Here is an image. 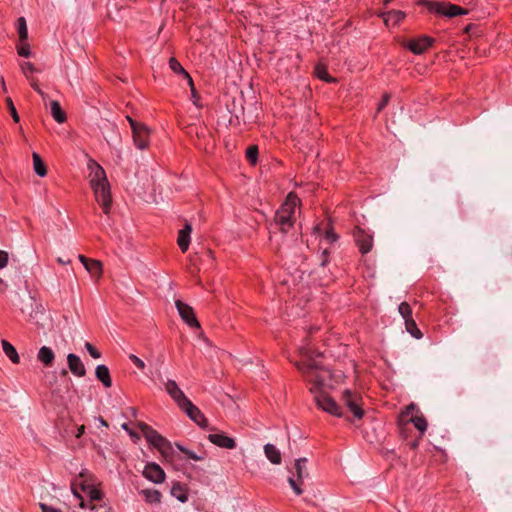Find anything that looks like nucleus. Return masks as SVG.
Masks as SVG:
<instances>
[{
	"mask_svg": "<svg viewBox=\"0 0 512 512\" xmlns=\"http://www.w3.org/2000/svg\"><path fill=\"white\" fill-rule=\"evenodd\" d=\"M299 353L302 357L306 358L308 363L301 364L300 362H294L296 368L305 375L307 381L312 383L310 392L312 394L323 391L326 387H331L332 384L329 382L331 373L328 369L319 366L315 361L314 357L319 356L320 353L312 351L308 346H301Z\"/></svg>",
	"mask_w": 512,
	"mask_h": 512,
	"instance_id": "f257e3e1",
	"label": "nucleus"
},
{
	"mask_svg": "<svg viewBox=\"0 0 512 512\" xmlns=\"http://www.w3.org/2000/svg\"><path fill=\"white\" fill-rule=\"evenodd\" d=\"M88 167L91 170L90 186L94 192L96 201L103 208V211L108 213L112 203V196L105 170L94 160L89 162Z\"/></svg>",
	"mask_w": 512,
	"mask_h": 512,
	"instance_id": "f03ea898",
	"label": "nucleus"
},
{
	"mask_svg": "<svg viewBox=\"0 0 512 512\" xmlns=\"http://www.w3.org/2000/svg\"><path fill=\"white\" fill-rule=\"evenodd\" d=\"M300 199L290 192L276 213L277 224H294L298 220Z\"/></svg>",
	"mask_w": 512,
	"mask_h": 512,
	"instance_id": "7ed1b4c3",
	"label": "nucleus"
},
{
	"mask_svg": "<svg viewBox=\"0 0 512 512\" xmlns=\"http://www.w3.org/2000/svg\"><path fill=\"white\" fill-rule=\"evenodd\" d=\"M138 427L146 440L153 445L163 456L168 457L172 453L171 443L160 435L156 430L144 422H139Z\"/></svg>",
	"mask_w": 512,
	"mask_h": 512,
	"instance_id": "20e7f679",
	"label": "nucleus"
},
{
	"mask_svg": "<svg viewBox=\"0 0 512 512\" xmlns=\"http://www.w3.org/2000/svg\"><path fill=\"white\" fill-rule=\"evenodd\" d=\"M307 462V459L304 457L296 459L294 463L296 479L293 476L288 478V483L296 495H301L303 493L301 485L303 484L304 479L309 476Z\"/></svg>",
	"mask_w": 512,
	"mask_h": 512,
	"instance_id": "39448f33",
	"label": "nucleus"
},
{
	"mask_svg": "<svg viewBox=\"0 0 512 512\" xmlns=\"http://www.w3.org/2000/svg\"><path fill=\"white\" fill-rule=\"evenodd\" d=\"M314 399L319 408L334 416L341 417V409L339 405L324 391L314 394Z\"/></svg>",
	"mask_w": 512,
	"mask_h": 512,
	"instance_id": "423d86ee",
	"label": "nucleus"
},
{
	"mask_svg": "<svg viewBox=\"0 0 512 512\" xmlns=\"http://www.w3.org/2000/svg\"><path fill=\"white\" fill-rule=\"evenodd\" d=\"M341 400L355 418L361 419L363 417L364 412L360 405L361 397L357 393L351 390H345Z\"/></svg>",
	"mask_w": 512,
	"mask_h": 512,
	"instance_id": "0eeeda50",
	"label": "nucleus"
},
{
	"mask_svg": "<svg viewBox=\"0 0 512 512\" xmlns=\"http://www.w3.org/2000/svg\"><path fill=\"white\" fill-rule=\"evenodd\" d=\"M176 308L178 310L181 319L191 328H200V323L197 320L193 308L183 303L180 300L175 301Z\"/></svg>",
	"mask_w": 512,
	"mask_h": 512,
	"instance_id": "6e6552de",
	"label": "nucleus"
},
{
	"mask_svg": "<svg viewBox=\"0 0 512 512\" xmlns=\"http://www.w3.org/2000/svg\"><path fill=\"white\" fill-rule=\"evenodd\" d=\"M432 44V39L428 36H421L414 39L406 40L402 43L403 47L416 55L425 52Z\"/></svg>",
	"mask_w": 512,
	"mask_h": 512,
	"instance_id": "1a4fd4ad",
	"label": "nucleus"
},
{
	"mask_svg": "<svg viewBox=\"0 0 512 512\" xmlns=\"http://www.w3.org/2000/svg\"><path fill=\"white\" fill-rule=\"evenodd\" d=\"M142 474L147 480L155 484L163 483L166 476L164 470L154 462L146 464Z\"/></svg>",
	"mask_w": 512,
	"mask_h": 512,
	"instance_id": "9d476101",
	"label": "nucleus"
},
{
	"mask_svg": "<svg viewBox=\"0 0 512 512\" xmlns=\"http://www.w3.org/2000/svg\"><path fill=\"white\" fill-rule=\"evenodd\" d=\"M356 243L359 247L361 253L366 254L372 248L373 237L371 234H368L364 229L360 226H356L353 233Z\"/></svg>",
	"mask_w": 512,
	"mask_h": 512,
	"instance_id": "9b49d317",
	"label": "nucleus"
},
{
	"mask_svg": "<svg viewBox=\"0 0 512 512\" xmlns=\"http://www.w3.org/2000/svg\"><path fill=\"white\" fill-rule=\"evenodd\" d=\"M132 136L134 144L138 149L144 150L148 148L150 131L145 124H142L137 128L134 127L132 130Z\"/></svg>",
	"mask_w": 512,
	"mask_h": 512,
	"instance_id": "f8f14e48",
	"label": "nucleus"
},
{
	"mask_svg": "<svg viewBox=\"0 0 512 512\" xmlns=\"http://www.w3.org/2000/svg\"><path fill=\"white\" fill-rule=\"evenodd\" d=\"M20 69L27 80L30 82L31 87L45 100L47 95L40 89L38 80L31 74L38 72L37 68L31 62H23L20 64Z\"/></svg>",
	"mask_w": 512,
	"mask_h": 512,
	"instance_id": "ddd939ff",
	"label": "nucleus"
},
{
	"mask_svg": "<svg viewBox=\"0 0 512 512\" xmlns=\"http://www.w3.org/2000/svg\"><path fill=\"white\" fill-rule=\"evenodd\" d=\"M313 236L319 240L320 245H322L323 242L332 244L338 240V235L328 226H314Z\"/></svg>",
	"mask_w": 512,
	"mask_h": 512,
	"instance_id": "4468645a",
	"label": "nucleus"
},
{
	"mask_svg": "<svg viewBox=\"0 0 512 512\" xmlns=\"http://www.w3.org/2000/svg\"><path fill=\"white\" fill-rule=\"evenodd\" d=\"M181 410H183L187 414V416L201 428H206L208 426V421L206 417L200 411V409L196 407L192 402H190Z\"/></svg>",
	"mask_w": 512,
	"mask_h": 512,
	"instance_id": "2eb2a0df",
	"label": "nucleus"
},
{
	"mask_svg": "<svg viewBox=\"0 0 512 512\" xmlns=\"http://www.w3.org/2000/svg\"><path fill=\"white\" fill-rule=\"evenodd\" d=\"M208 440L220 448L231 450L236 447V441L222 432L209 434Z\"/></svg>",
	"mask_w": 512,
	"mask_h": 512,
	"instance_id": "dca6fc26",
	"label": "nucleus"
},
{
	"mask_svg": "<svg viewBox=\"0 0 512 512\" xmlns=\"http://www.w3.org/2000/svg\"><path fill=\"white\" fill-rule=\"evenodd\" d=\"M68 368L76 377H84L86 375V368L81 359L73 353L67 355Z\"/></svg>",
	"mask_w": 512,
	"mask_h": 512,
	"instance_id": "f3484780",
	"label": "nucleus"
},
{
	"mask_svg": "<svg viewBox=\"0 0 512 512\" xmlns=\"http://www.w3.org/2000/svg\"><path fill=\"white\" fill-rule=\"evenodd\" d=\"M418 5L425 6L429 11L441 15L448 16V7L442 2H434L430 0H418Z\"/></svg>",
	"mask_w": 512,
	"mask_h": 512,
	"instance_id": "a211bd4d",
	"label": "nucleus"
},
{
	"mask_svg": "<svg viewBox=\"0 0 512 512\" xmlns=\"http://www.w3.org/2000/svg\"><path fill=\"white\" fill-rule=\"evenodd\" d=\"M192 226H184L178 232L177 244L182 252H186L190 245Z\"/></svg>",
	"mask_w": 512,
	"mask_h": 512,
	"instance_id": "6ab92c4d",
	"label": "nucleus"
},
{
	"mask_svg": "<svg viewBox=\"0 0 512 512\" xmlns=\"http://www.w3.org/2000/svg\"><path fill=\"white\" fill-rule=\"evenodd\" d=\"M37 359L44 366L50 367L53 365L55 353L50 347L42 346L37 353Z\"/></svg>",
	"mask_w": 512,
	"mask_h": 512,
	"instance_id": "aec40b11",
	"label": "nucleus"
},
{
	"mask_svg": "<svg viewBox=\"0 0 512 512\" xmlns=\"http://www.w3.org/2000/svg\"><path fill=\"white\" fill-rule=\"evenodd\" d=\"M95 376L103 384L104 387L109 388L112 386L110 372L106 365H98L95 369Z\"/></svg>",
	"mask_w": 512,
	"mask_h": 512,
	"instance_id": "412c9836",
	"label": "nucleus"
},
{
	"mask_svg": "<svg viewBox=\"0 0 512 512\" xmlns=\"http://www.w3.org/2000/svg\"><path fill=\"white\" fill-rule=\"evenodd\" d=\"M405 16H406L405 13L400 10H391L389 12L382 14L384 23L387 26H389V25L395 26V25L399 24L405 18Z\"/></svg>",
	"mask_w": 512,
	"mask_h": 512,
	"instance_id": "4be33fe9",
	"label": "nucleus"
},
{
	"mask_svg": "<svg viewBox=\"0 0 512 512\" xmlns=\"http://www.w3.org/2000/svg\"><path fill=\"white\" fill-rule=\"evenodd\" d=\"M264 453L272 464L279 465L281 463V453L275 445L270 443L264 445Z\"/></svg>",
	"mask_w": 512,
	"mask_h": 512,
	"instance_id": "5701e85b",
	"label": "nucleus"
},
{
	"mask_svg": "<svg viewBox=\"0 0 512 512\" xmlns=\"http://www.w3.org/2000/svg\"><path fill=\"white\" fill-rule=\"evenodd\" d=\"M139 494L142 495L149 504H159L162 499V494L156 489H141Z\"/></svg>",
	"mask_w": 512,
	"mask_h": 512,
	"instance_id": "b1692460",
	"label": "nucleus"
},
{
	"mask_svg": "<svg viewBox=\"0 0 512 512\" xmlns=\"http://www.w3.org/2000/svg\"><path fill=\"white\" fill-rule=\"evenodd\" d=\"M80 489L87 493L91 501L100 500L102 498V492L96 489L93 485L87 483L86 480H82L79 483Z\"/></svg>",
	"mask_w": 512,
	"mask_h": 512,
	"instance_id": "393cba45",
	"label": "nucleus"
},
{
	"mask_svg": "<svg viewBox=\"0 0 512 512\" xmlns=\"http://www.w3.org/2000/svg\"><path fill=\"white\" fill-rule=\"evenodd\" d=\"M50 107H51V115L54 118V120L58 123H64L66 121L67 117H66V113L61 108L60 103L56 100H53L50 103Z\"/></svg>",
	"mask_w": 512,
	"mask_h": 512,
	"instance_id": "a878e982",
	"label": "nucleus"
},
{
	"mask_svg": "<svg viewBox=\"0 0 512 512\" xmlns=\"http://www.w3.org/2000/svg\"><path fill=\"white\" fill-rule=\"evenodd\" d=\"M1 345L5 355L11 360V362L14 364H18L20 361V357L14 346L6 340H2Z\"/></svg>",
	"mask_w": 512,
	"mask_h": 512,
	"instance_id": "bb28decb",
	"label": "nucleus"
},
{
	"mask_svg": "<svg viewBox=\"0 0 512 512\" xmlns=\"http://www.w3.org/2000/svg\"><path fill=\"white\" fill-rule=\"evenodd\" d=\"M32 159L35 173L40 177H45L47 175V168L41 156L38 153L33 152Z\"/></svg>",
	"mask_w": 512,
	"mask_h": 512,
	"instance_id": "cd10ccee",
	"label": "nucleus"
},
{
	"mask_svg": "<svg viewBox=\"0 0 512 512\" xmlns=\"http://www.w3.org/2000/svg\"><path fill=\"white\" fill-rule=\"evenodd\" d=\"M171 495L180 502L184 503L187 501V493L185 488L180 483H175L171 488Z\"/></svg>",
	"mask_w": 512,
	"mask_h": 512,
	"instance_id": "c85d7f7f",
	"label": "nucleus"
},
{
	"mask_svg": "<svg viewBox=\"0 0 512 512\" xmlns=\"http://www.w3.org/2000/svg\"><path fill=\"white\" fill-rule=\"evenodd\" d=\"M404 423H413L415 428L420 432H424L427 428V422L422 415H411Z\"/></svg>",
	"mask_w": 512,
	"mask_h": 512,
	"instance_id": "c756f323",
	"label": "nucleus"
},
{
	"mask_svg": "<svg viewBox=\"0 0 512 512\" xmlns=\"http://www.w3.org/2000/svg\"><path fill=\"white\" fill-rule=\"evenodd\" d=\"M85 269L97 278L102 275V263L99 260L91 259L90 262H87Z\"/></svg>",
	"mask_w": 512,
	"mask_h": 512,
	"instance_id": "7c9ffc66",
	"label": "nucleus"
},
{
	"mask_svg": "<svg viewBox=\"0 0 512 512\" xmlns=\"http://www.w3.org/2000/svg\"><path fill=\"white\" fill-rule=\"evenodd\" d=\"M317 77L325 82H335L336 79L328 74L327 68L324 65L318 64L315 67Z\"/></svg>",
	"mask_w": 512,
	"mask_h": 512,
	"instance_id": "2f4dec72",
	"label": "nucleus"
},
{
	"mask_svg": "<svg viewBox=\"0 0 512 512\" xmlns=\"http://www.w3.org/2000/svg\"><path fill=\"white\" fill-rule=\"evenodd\" d=\"M169 67L173 72L177 74H182L187 80L188 77H191L189 73L182 67L179 61L174 57L170 58Z\"/></svg>",
	"mask_w": 512,
	"mask_h": 512,
	"instance_id": "473e14b6",
	"label": "nucleus"
},
{
	"mask_svg": "<svg viewBox=\"0 0 512 512\" xmlns=\"http://www.w3.org/2000/svg\"><path fill=\"white\" fill-rule=\"evenodd\" d=\"M171 398L174 400V402L180 409L184 408L191 402L181 389L178 390L175 394H173Z\"/></svg>",
	"mask_w": 512,
	"mask_h": 512,
	"instance_id": "72a5a7b5",
	"label": "nucleus"
},
{
	"mask_svg": "<svg viewBox=\"0 0 512 512\" xmlns=\"http://www.w3.org/2000/svg\"><path fill=\"white\" fill-rule=\"evenodd\" d=\"M171 398L174 400V402L180 409L184 408L191 402L181 389L178 390L175 394H173Z\"/></svg>",
	"mask_w": 512,
	"mask_h": 512,
	"instance_id": "f704fd0d",
	"label": "nucleus"
},
{
	"mask_svg": "<svg viewBox=\"0 0 512 512\" xmlns=\"http://www.w3.org/2000/svg\"><path fill=\"white\" fill-rule=\"evenodd\" d=\"M405 327L407 332L410 333L416 339H420L422 337L420 330L417 328V325L412 318L407 319L405 321Z\"/></svg>",
	"mask_w": 512,
	"mask_h": 512,
	"instance_id": "c9c22d12",
	"label": "nucleus"
},
{
	"mask_svg": "<svg viewBox=\"0 0 512 512\" xmlns=\"http://www.w3.org/2000/svg\"><path fill=\"white\" fill-rule=\"evenodd\" d=\"M17 29L19 38L21 41H25L28 38L27 24L24 17H20L17 20Z\"/></svg>",
	"mask_w": 512,
	"mask_h": 512,
	"instance_id": "e433bc0d",
	"label": "nucleus"
},
{
	"mask_svg": "<svg viewBox=\"0 0 512 512\" xmlns=\"http://www.w3.org/2000/svg\"><path fill=\"white\" fill-rule=\"evenodd\" d=\"M469 11L470 9L468 8H463L455 4H450V19L457 16L467 15Z\"/></svg>",
	"mask_w": 512,
	"mask_h": 512,
	"instance_id": "4c0bfd02",
	"label": "nucleus"
},
{
	"mask_svg": "<svg viewBox=\"0 0 512 512\" xmlns=\"http://www.w3.org/2000/svg\"><path fill=\"white\" fill-rule=\"evenodd\" d=\"M187 81H188V84L191 89V100L196 107L200 108L201 107L200 95L198 94V92L196 91V89L194 87L193 79L191 77H188Z\"/></svg>",
	"mask_w": 512,
	"mask_h": 512,
	"instance_id": "58836bf2",
	"label": "nucleus"
},
{
	"mask_svg": "<svg viewBox=\"0 0 512 512\" xmlns=\"http://www.w3.org/2000/svg\"><path fill=\"white\" fill-rule=\"evenodd\" d=\"M177 448L183 452L184 454H186L188 456V458L192 459V460H195V461H201V460H204L205 458V453H202L201 455H197L196 453H194L193 451L185 448L184 446L180 445V444H176Z\"/></svg>",
	"mask_w": 512,
	"mask_h": 512,
	"instance_id": "ea45409f",
	"label": "nucleus"
},
{
	"mask_svg": "<svg viewBox=\"0 0 512 512\" xmlns=\"http://www.w3.org/2000/svg\"><path fill=\"white\" fill-rule=\"evenodd\" d=\"M417 411V406L413 403L408 405L405 410L400 414L399 420L400 422H405L407 419L410 418L411 415H415L414 412Z\"/></svg>",
	"mask_w": 512,
	"mask_h": 512,
	"instance_id": "a19ab883",
	"label": "nucleus"
},
{
	"mask_svg": "<svg viewBox=\"0 0 512 512\" xmlns=\"http://www.w3.org/2000/svg\"><path fill=\"white\" fill-rule=\"evenodd\" d=\"M398 311L401 314V316L403 317L404 321L412 318V310H411L410 305L407 302H402L398 307Z\"/></svg>",
	"mask_w": 512,
	"mask_h": 512,
	"instance_id": "79ce46f5",
	"label": "nucleus"
},
{
	"mask_svg": "<svg viewBox=\"0 0 512 512\" xmlns=\"http://www.w3.org/2000/svg\"><path fill=\"white\" fill-rule=\"evenodd\" d=\"M164 387H165V391L167 392V394L170 397H172L173 394H175L178 390H180V387L178 386L176 381L172 380V379L167 380L164 384Z\"/></svg>",
	"mask_w": 512,
	"mask_h": 512,
	"instance_id": "37998d69",
	"label": "nucleus"
},
{
	"mask_svg": "<svg viewBox=\"0 0 512 512\" xmlns=\"http://www.w3.org/2000/svg\"><path fill=\"white\" fill-rule=\"evenodd\" d=\"M258 157V147L257 146H249L246 150V158L251 164H255L257 162Z\"/></svg>",
	"mask_w": 512,
	"mask_h": 512,
	"instance_id": "c03bdc74",
	"label": "nucleus"
},
{
	"mask_svg": "<svg viewBox=\"0 0 512 512\" xmlns=\"http://www.w3.org/2000/svg\"><path fill=\"white\" fill-rule=\"evenodd\" d=\"M6 104H7V107L9 109V112H10L13 120L16 123H18L20 121V118H19V115H18L17 110L15 108V105H14V103H13V101H12V99L10 97L6 98Z\"/></svg>",
	"mask_w": 512,
	"mask_h": 512,
	"instance_id": "a18cd8bd",
	"label": "nucleus"
},
{
	"mask_svg": "<svg viewBox=\"0 0 512 512\" xmlns=\"http://www.w3.org/2000/svg\"><path fill=\"white\" fill-rule=\"evenodd\" d=\"M85 348L92 358L98 359L101 357V353L91 343L86 342Z\"/></svg>",
	"mask_w": 512,
	"mask_h": 512,
	"instance_id": "49530a36",
	"label": "nucleus"
},
{
	"mask_svg": "<svg viewBox=\"0 0 512 512\" xmlns=\"http://www.w3.org/2000/svg\"><path fill=\"white\" fill-rule=\"evenodd\" d=\"M129 359L133 362L135 366H137L140 370L145 369V363L135 354H130Z\"/></svg>",
	"mask_w": 512,
	"mask_h": 512,
	"instance_id": "de8ad7c7",
	"label": "nucleus"
},
{
	"mask_svg": "<svg viewBox=\"0 0 512 512\" xmlns=\"http://www.w3.org/2000/svg\"><path fill=\"white\" fill-rule=\"evenodd\" d=\"M18 54L22 57H28L30 56V47L29 44H23L20 47H18L17 50Z\"/></svg>",
	"mask_w": 512,
	"mask_h": 512,
	"instance_id": "09e8293b",
	"label": "nucleus"
},
{
	"mask_svg": "<svg viewBox=\"0 0 512 512\" xmlns=\"http://www.w3.org/2000/svg\"><path fill=\"white\" fill-rule=\"evenodd\" d=\"M8 263V253L0 250V269L4 268Z\"/></svg>",
	"mask_w": 512,
	"mask_h": 512,
	"instance_id": "8fccbe9b",
	"label": "nucleus"
},
{
	"mask_svg": "<svg viewBox=\"0 0 512 512\" xmlns=\"http://www.w3.org/2000/svg\"><path fill=\"white\" fill-rule=\"evenodd\" d=\"M39 506H40L42 512H62L60 509L54 508L45 503H40Z\"/></svg>",
	"mask_w": 512,
	"mask_h": 512,
	"instance_id": "3c124183",
	"label": "nucleus"
},
{
	"mask_svg": "<svg viewBox=\"0 0 512 512\" xmlns=\"http://www.w3.org/2000/svg\"><path fill=\"white\" fill-rule=\"evenodd\" d=\"M79 483H80V482H77V481L73 482V483L71 484V491H72L73 495H74L76 498H78V499H82L81 494L77 491V486H79Z\"/></svg>",
	"mask_w": 512,
	"mask_h": 512,
	"instance_id": "603ef678",
	"label": "nucleus"
},
{
	"mask_svg": "<svg viewBox=\"0 0 512 512\" xmlns=\"http://www.w3.org/2000/svg\"><path fill=\"white\" fill-rule=\"evenodd\" d=\"M390 96L388 94H384L381 103L379 104L377 111H381L389 102Z\"/></svg>",
	"mask_w": 512,
	"mask_h": 512,
	"instance_id": "864d4df0",
	"label": "nucleus"
},
{
	"mask_svg": "<svg viewBox=\"0 0 512 512\" xmlns=\"http://www.w3.org/2000/svg\"><path fill=\"white\" fill-rule=\"evenodd\" d=\"M121 427H122V429L127 431L132 438L139 439V436L128 427V424L124 423L121 425Z\"/></svg>",
	"mask_w": 512,
	"mask_h": 512,
	"instance_id": "5fc2aeb1",
	"label": "nucleus"
},
{
	"mask_svg": "<svg viewBox=\"0 0 512 512\" xmlns=\"http://www.w3.org/2000/svg\"><path fill=\"white\" fill-rule=\"evenodd\" d=\"M328 248L324 247L322 251L323 259L321 261V266H326L328 263Z\"/></svg>",
	"mask_w": 512,
	"mask_h": 512,
	"instance_id": "6e6d98bb",
	"label": "nucleus"
},
{
	"mask_svg": "<svg viewBox=\"0 0 512 512\" xmlns=\"http://www.w3.org/2000/svg\"><path fill=\"white\" fill-rule=\"evenodd\" d=\"M126 119L128 120L132 130L134 129V127L137 128L143 124V123L133 120L130 116H127Z\"/></svg>",
	"mask_w": 512,
	"mask_h": 512,
	"instance_id": "4d7b16f0",
	"label": "nucleus"
},
{
	"mask_svg": "<svg viewBox=\"0 0 512 512\" xmlns=\"http://www.w3.org/2000/svg\"><path fill=\"white\" fill-rule=\"evenodd\" d=\"M84 431H85V426H84V425H81L80 427H78V429H77V433H76V435H75V436H76L77 438H80V437L83 435Z\"/></svg>",
	"mask_w": 512,
	"mask_h": 512,
	"instance_id": "13d9d810",
	"label": "nucleus"
},
{
	"mask_svg": "<svg viewBox=\"0 0 512 512\" xmlns=\"http://www.w3.org/2000/svg\"><path fill=\"white\" fill-rule=\"evenodd\" d=\"M78 259H79V260H80V262L84 265V267H86L87 262H90V261H91V259H88V258H86V257H85V256H83V255H79V256H78Z\"/></svg>",
	"mask_w": 512,
	"mask_h": 512,
	"instance_id": "bf43d9fd",
	"label": "nucleus"
},
{
	"mask_svg": "<svg viewBox=\"0 0 512 512\" xmlns=\"http://www.w3.org/2000/svg\"><path fill=\"white\" fill-rule=\"evenodd\" d=\"M58 262L60 264H69L70 263V259L58 258Z\"/></svg>",
	"mask_w": 512,
	"mask_h": 512,
	"instance_id": "052dcab7",
	"label": "nucleus"
},
{
	"mask_svg": "<svg viewBox=\"0 0 512 512\" xmlns=\"http://www.w3.org/2000/svg\"><path fill=\"white\" fill-rule=\"evenodd\" d=\"M79 506H80L81 508H88V506H89V505H87V504L85 503V501L83 500V498H82V499H80V504H79Z\"/></svg>",
	"mask_w": 512,
	"mask_h": 512,
	"instance_id": "680f3d73",
	"label": "nucleus"
},
{
	"mask_svg": "<svg viewBox=\"0 0 512 512\" xmlns=\"http://www.w3.org/2000/svg\"><path fill=\"white\" fill-rule=\"evenodd\" d=\"M99 422H100L101 425H103L105 427L108 426L107 422L102 417H99Z\"/></svg>",
	"mask_w": 512,
	"mask_h": 512,
	"instance_id": "e2e57ef3",
	"label": "nucleus"
},
{
	"mask_svg": "<svg viewBox=\"0 0 512 512\" xmlns=\"http://www.w3.org/2000/svg\"><path fill=\"white\" fill-rule=\"evenodd\" d=\"M1 85H2L3 91L6 92L7 89H6V84H5V81H4L3 77H1Z\"/></svg>",
	"mask_w": 512,
	"mask_h": 512,
	"instance_id": "0e129e2a",
	"label": "nucleus"
},
{
	"mask_svg": "<svg viewBox=\"0 0 512 512\" xmlns=\"http://www.w3.org/2000/svg\"><path fill=\"white\" fill-rule=\"evenodd\" d=\"M471 26H472V24H471V23H467V24L465 25V27H464V31H465V32H468V31H469V29L471 28Z\"/></svg>",
	"mask_w": 512,
	"mask_h": 512,
	"instance_id": "69168bd1",
	"label": "nucleus"
},
{
	"mask_svg": "<svg viewBox=\"0 0 512 512\" xmlns=\"http://www.w3.org/2000/svg\"><path fill=\"white\" fill-rule=\"evenodd\" d=\"M88 508H89L90 510L94 511V510H96L97 506H96V505H94V504H91V505H89V506H88Z\"/></svg>",
	"mask_w": 512,
	"mask_h": 512,
	"instance_id": "338daca9",
	"label": "nucleus"
},
{
	"mask_svg": "<svg viewBox=\"0 0 512 512\" xmlns=\"http://www.w3.org/2000/svg\"><path fill=\"white\" fill-rule=\"evenodd\" d=\"M130 411H131V413H132V415H133V416H135V415H136V412H137V411H136V409H135V408H130Z\"/></svg>",
	"mask_w": 512,
	"mask_h": 512,
	"instance_id": "774afa93",
	"label": "nucleus"
}]
</instances>
